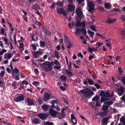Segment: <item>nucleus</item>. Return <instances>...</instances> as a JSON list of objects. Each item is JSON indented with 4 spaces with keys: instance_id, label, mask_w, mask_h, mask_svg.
<instances>
[{
    "instance_id": "18",
    "label": "nucleus",
    "mask_w": 125,
    "mask_h": 125,
    "mask_svg": "<svg viewBox=\"0 0 125 125\" xmlns=\"http://www.w3.org/2000/svg\"><path fill=\"white\" fill-rule=\"evenodd\" d=\"M109 107V106L106 105V104H104V105L103 106L102 109L104 111H106L107 112V114H108L109 112L108 109Z\"/></svg>"
},
{
    "instance_id": "35",
    "label": "nucleus",
    "mask_w": 125,
    "mask_h": 125,
    "mask_svg": "<svg viewBox=\"0 0 125 125\" xmlns=\"http://www.w3.org/2000/svg\"><path fill=\"white\" fill-rule=\"evenodd\" d=\"M7 50L5 49H2L1 51H0V56L3 54L4 53L7 52Z\"/></svg>"
},
{
    "instance_id": "39",
    "label": "nucleus",
    "mask_w": 125,
    "mask_h": 125,
    "mask_svg": "<svg viewBox=\"0 0 125 125\" xmlns=\"http://www.w3.org/2000/svg\"><path fill=\"white\" fill-rule=\"evenodd\" d=\"M39 119L38 118H36L33 120V123L35 124H39Z\"/></svg>"
},
{
    "instance_id": "50",
    "label": "nucleus",
    "mask_w": 125,
    "mask_h": 125,
    "mask_svg": "<svg viewBox=\"0 0 125 125\" xmlns=\"http://www.w3.org/2000/svg\"><path fill=\"white\" fill-rule=\"evenodd\" d=\"M122 81L124 84H125V76H124L122 78Z\"/></svg>"
},
{
    "instance_id": "16",
    "label": "nucleus",
    "mask_w": 125,
    "mask_h": 125,
    "mask_svg": "<svg viewBox=\"0 0 125 125\" xmlns=\"http://www.w3.org/2000/svg\"><path fill=\"white\" fill-rule=\"evenodd\" d=\"M2 40L4 42V43L7 45H9L8 42V38L5 36H3L1 38Z\"/></svg>"
},
{
    "instance_id": "31",
    "label": "nucleus",
    "mask_w": 125,
    "mask_h": 125,
    "mask_svg": "<svg viewBox=\"0 0 125 125\" xmlns=\"http://www.w3.org/2000/svg\"><path fill=\"white\" fill-rule=\"evenodd\" d=\"M113 103L112 101H108L105 102L104 103V104H106L107 105H112Z\"/></svg>"
},
{
    "instance_id": "38",
    "label": "nucleus",
    "mask_w": 125,
    "mask_h": 125,
    "mask_svg": "<svg viewBox=\"0 0 125 125\" xmlns=\"http://www.w3.org/2000/svg\"><path fill=\"white\" fill-rule=\"evenodd\" d=\"M32 9H34L35 10H37L39 9H40V7L38 5L35 4L34 5L33 7L32 8Z\"/></svg>"
},
{
    "instance_id": "8",
    "label": "nucleus",
    "mask_w": 125,
    "mask_h": 125,
    "mask_svg": "<svg viewBox=\"0 0 125 125\" xmlns=\"http://www.w3.org/2000/svg\"><path fill=\"white\" fill-rule=\"evenodd\" d=\"M49 114L48 113H47L39 114L38 116L41 119L43 120L46 119L47 117L48 116Z\"/></svg>"
},
{
    "instance_id": "33",
    "label": "nucleus",
    "mask_w": 125,
    "mask_h": 125,
    "mask_svg": "<svg viewBox=\"0 0 125 125\" xmlns=\"http://www.w3.org/2000/svg\"><path fill=\"white\" fill-rule=\"evenodd\" d=\"M81 30L80 28L77 27L76 29V31L75 32V35H77L79 34V31Z\"/></svg>"
},
{
    "instance_id": "5",
    "label": "nucleus",
    "mask_w": 125,
    "mask_h": 125,
    "mask_svg": "<svg viewBox=\"0 0 125 125\" xmlns=\"http://www.w3.org/2000/svg\"><path fill=\"white\" fill-rule=\"evenodd\" d=\"M87 5L89 8L88 10L89 12H91L94 10V7L93 2L91 1H89L87 3Z\"/></svg>"
},
{
    "instance_id": "40",
    "label": "nucleus",
    "mask_w": 125,
    "mask_h": 125,
    "mask_svg": "<svg viewBox=\"0 0 125 125\" xmlns=\"http://www.w3.org/2000/svg\"><path fill=\"white\" fill-rule=\"evenodd\" d=\"M74 23L73 22H72L71 23H70L69 24V26L70 29H72L73 26H74Z\"/></svg>"
},
{
    "instance_id": "6",
    "label": "nucleus",
    "mask_w": 125,
    "mask_h": 125,
    "mask_svg": "<svg viewBox=\"0 0 125 125\" xmlns=\"http://www.w3.org/2000/svg\"><path fill=\"white\" fill-rule=\"evenodd\" d=\"M43 54L42 51H40L34 52L33 53V54L34 58H38L40 56V55H42Z\"/></svg>"
},
{
    "instance_id": "30",
    "label": "nucleus",
    "mask_w": 125,
    "mask_h": 125,
    "mask_svg": "<svg viewBox=\"0 0 125 125\" xmlns=\"http://www.w3.org/2000/svg\"><path fill=\"white\" fill-rule=\"evenodd\" d=\"M120 121L124 125H125V118L124 117H122L120 119Z\"/></svg>"
},
{
    "instance_id": "61",
    "label": "nucleus",
    "mask_w": 125,
    "mask_h": 125,
    "mask_svg": "<svg viewBox=\"0 0 125 125\" xmlns=\"http://www.w3.org/2000/svg\"><path fill=\"white\" fill-rule=\"evenodd\" d=\"M81 23L79 22H77L75 24V26L76 27L80 26Z\"/></svg>"
},
{
    "instance_id": "48",
    "label": "nucleus",
    "mask_w": 125,
    "mask_h": 125,
    "mask_svg": "<svg viewBox=\"0 0 125 125\" xmlns=\"http://www.w3.org/2000/svg\"><path fill=\"white\" fill-rule=\"evenodd\" d=\"M90 29L96 31V30L95 29V27L94 26L92 25Z\"/></svg>"
},
{
    "instance_id": "2",
    "label": "nucleus",
    "mask_w": 125,
    "mask_h": 125,
    "mask_svg": "<svg viewBox=\"0 0 125 125\" xmlns=\"http://www.w3.org/2000/svg\"><path fill=\"white\" fill-rule=\"evenodd\" d=\"M80 91L84 97L88 98H89L90 96L93 95L94 94V92L93 91L87 88H85V89L82 90Z\"/></svg>"
},
{
    "instance_id": "25",
    "label": "nucleus",
    "mask_w": 125,
    "mask_h": 125,
    "mask_svg": "<svg viewBox=\"0 0 125 125\" xmlns=\"http://www.w3.org/2000/svg\"><path fill=\"white\" fill-rule=\"evenodd\" d=\"M100 97L98 95L96 96L93 98L92 99V101H93L98 102Z\"/></svg>"
},
{
    "instance_id": "23",
    "label": "nucleus",
    "mask_w": 125,
    "mask_h": 125,
    "mask_svg": "<svg viewBox=\"0 0 125 125\" xmlns=\"http://www.w3.org/2000/svg\"><path fill=\"white\" fill-rule=\"evenodd\" d=\"M117 20L116 19H114L112 20L109 19H107V21H106L105 22L106 23H111Z\"/></svg>"
},
{
    "instance_id": "53",
    "label": "nucleus",
    "mask_w": 125,
    "mask_h": 125,
    "mask_svg": "<svg viewBox=\"0 0 125 125\" xmlns=\"http://www.w3.org/2000/svg\"><path fill=\"white\" fill-rule=\"evenodd\" d=\"M39 83L38 81H34L33 83V84L35 85H37L39 84Z\"/></svg>"
},
{
    "instance_id": "62",
    "label": "nucleus",
    "mask_w": 125,
    "mask_h": 125,
    "mask_svg": "<svg viewBox=\"0 0 125 125\" xmlns=\"http://www.w3.org/2000/svg\"><path fill=\"white\" fill-rule=\"evenodd\" d=\"M94 86L98 89L100 88L99 85L97 83H95L94 84Z\"/></svg>"
},
{
    "instance_id": "58",
    "label": "nucleus",
    "mask_w": 125,
    "mask_h": 125,
    "mask_svg": "<svg viewBox=\"0 0 125 125\" xmlns=\"http://www.w3.org/2000/svg\"><path fill=\"white\" fill-rule=\"evenodd\" d=\"M113 10L115 11L120 12L121 11V10L118 8H114Z\"/></svg>"
},
{
    "instance_id": "49",
    "label": "nucleus",
    "mask_w": 125,
    "mask_h": 125,
    "mask_svg": "<svg viewBox=\"0 0 125 125\" xmlns=\"http://www.w3.org/2000/svg\"><path fill=\"white\" fill-rule=\"evenodd\" d=\"M5 72L3 71H1L0 73V77H3V76L4 75V74Z\"/></svg>"
},
{
    "instance_id": "28",
    "label": "nucleus",
    "mask_w": 125,
    "mask_h": 125,
    "mask_svg": "<svg viewBox=\"0 0 125 125\" xmlns=\"http://www.w3.org/2000/svg\"><path fill=\"white\" fill-rule=\"evenodd\" d=\"M88 33L90 35V36L92 39L93 38V35L94 34V32L90 30H89L87 31Z\"/></svg>"
},
{
    "instance_id": "43",
    "label": "nucleus",
    "mask_w": 125,
    "mask_h": 125,
    "mask_svg": "<svg viewBox=\"0 0 125 125\" xmlns=\"http://www.w3.org/2000/svg\"><path fill=\"white\" fill-rule=\"evenodd\" d=\"M44 124L46 125H53V124L52 122L48 121L45 122Z\"/></svg>"
},
{
    "instance_id": "22",
    "label": "nucleus",
    "mask_w": 125,
    "mask_h": 125,
    "mask_svg": "<svg viewBox=\"0 0 125 125\" xmlns=\"http://www.w3.org/2000/svg\"><path fill=\"white\" fill-rule=\"evenodd\" d=\"M60 79L61 81L62 82H64L67 80L66 77L63 75L61 76L60 77Z\"/></svg>"
},
{
    "instance_id": "56",
    "label": "nucleus",
    "mask_w": 125,
    "mask_h": 125,
    "mask_svg": "<svg viewBox=\"0 0 125 125\" xmlns=\"http://www.w3.org/2000/svg\"><path fill=\"white\" fill-rule=\"evenodd\" d=\"M22 83L25 85H28L29 84L28 82L27 81L25 80L22 81Z\"/></svg>"
},
{
    "instance_id": "59",
    "label": "nucleus",
    "mask_w": 125,
    "mask_h": 125,
    "mask_svg": "<svg viewBox=\"0 0 125 125\" xmlns=\"http://www.w3.org/2000/svg\"><path fill=\"white\" fill-rule=\"evenodd\" d=\"M121 19L122 20V21H125V15L122 16L121 17Z\"/></svg>"
},
{
    "instance_id": "45",
    "label": "nucleus",
    "mask_w": 125,
    "mask_h": 125,
    "mask_svg": "<svg viewBox=\"0 0 125 125\" xmlns=\"http://www.w3.org/2000/svg\"><path fill=\"white\" fill-rule=\"evenodd\" d=\"M82 31L84 35H86V30L85 29H82Z\"/></svg>"
},
{
    "instance_id": "9",
    "label": "nucleus",
    "mask_w": 125,
    "mask_h": 125,
    "mask_svg": "<svg viewBox=\"0 0 125 125\" xmlns=\"http://www.w3.org/2000/svg\"><path fill=\"white\" fill-rule=\"evenodd\" d=\"M76 13V15L78 17H82L83 15V12L81 9L79 7H78L76 8L75 10Z\"/></svg>"
},
{
    "instance_id": "57",
    "label": "nucleus",
    "mask_w": 125,
    "mask_h": 125,
    "mask_svg": "<svg viewBox=\"0 0 125 125\" xmlns=\"http://www.w3.org/2000/svg\"><path fill=\"white\" fill-rule=\"evenodd\" d=\"M118 69L119 70V73L121 74L122 73H123V71L122 70L121 68L120 67H119L118 68Z\"/></svg>"
},
{
    "instance_id": "46",
    "label": "nucleus",
    "mask_w": 125,
    "mask_h": 125,
    "mask_svg": "<svg viewBox=\"0 0 125 125\" xmlns=\"http://www.w3.org/2000/svg\"><path fill=\"white\" fill-rule=\"evenodd\" d=\"M23 43H21L19 45V47L21 50H23Z\"/></svg>"
},
{
    "instance_id": "7",
    "label": "nucleus",
    "mask_w": 125,
    "mask_h": 125,
    "mask_svg": "<svg viewBox=\"0 0 125 125\" xmlns=\"http://www.w3.org/2000/svg\"><path fill=\"white\" fill-rule=\"evenodd\" d=\"M44 96V97L43 100L46 102H47L49 100L51 99V95L49 93H45Z\"/></svg>"
},
{
    "instance_id": "29",
    "label": "nucleus",
    "mask_w": 125,
    "mask_h": 125,
    "mask_svg": "<svg viewBox=\"0 0 125 125\" xmlns=\"http://www.w3.org/2000/svg\"><path fill=\"white\" fill-rule=\"evenodd\" d=\"M105 7L107 9H109L110 8L111 5L109 3H106L104 4Z\"/></svg>"
},
{
    "instance_id": "24",
    "label": "nucleus",
    "mask_w": 125,
    "mask_h": 125,
    "mask_svg": "<svg viewBox=\"0 0 125 125\" xmlns=\"http://www.w3.org/2000/svg\"><path fill=\"white\" fill-rule=\"evenodd\" d=\"M66 72L68 76L69 77H71L73 75V74L72 73L69 71L67 69L66 70Z\"/></svg>"
},
{
    "instance_id": "15",
    "label": "nucleus",
    "mask_w": 125,
    "mask_h": 125,
    "mask_svg": "<svg viewBox=\"0 0 125 125\" xmlns=\"http://www.w3.org/2000/svg\"><path fill=\"white\" fill-rule=\"evenodd\" d=\"M109 119V117L102 119L101 121L103 122V124L104 125H107Z\"/></svg>"
},
{
    "instance_id": "55",
    "label": "nucleus",
    "mask_w": 125,
    "mask_h": 125,
    "mask_svg": "<svg viewBox=\"0 0 125 125\" xmlns=\"http://www.w3.org/2000/svg\"><path fill=\"white\" fill-rule=\"evenodd\" d=\"M54 63L56 65H59V62L57 60H56L54 61Z\"/></svg>"
},
{
    "instance_id": "41",
    "label": "nucleus",
    "mask_w": 125,
    "mask_h": 125,
    "mask_svg": "<svg viewBox=\"0 0 125 125\" xmlns=\"http://www.w3.org/2000/svg\"><path fill=\"white\" fill-rule=\"evenodd\" d=\"M64 41L65 42H66V43L67 42H70L69 41V40L68 39V37L67 36L65 35L64 36Z\"/></svg>"
},
{
    "instance_id": "63",
    "label": "nucleus",
    "mask_w": 125,
    "mask_h": 125,
    "mask_svg": "<svg viewBox=\"0 0 125 125\" xmlns=\"http://www.w3.org/2000/svg\"><path fill=\"white\" fill-rule=\"evenodd\" d=\"M32 47L33 49L34 50H35L36 49V47L35 45L33 44L32 45Z\"/></svg>"
},
{
    "instance_id": "34",
    "label": "nucleus",
    "mask_w": 125,
    "mask_h": 125,
    "mask_svg": "<svg viewBox=\"0 0 125 125\" xmlns=\"http://www.w3.org/2000/svg\"><path fill=\"white\" fill-rule=\"evenodd\" d=\"M66 43H67V48H70L72 46V44H71L70 42H68Z\"/></svg>"
},
{
    "instance_id": "20",
    "label": "nucleus",
    "mask_w": 125,
    "mask_h": 125,
    "mask_svg": "<svg viewBox=\"0 0 125 125\" xmlns=\"http://www.w3.org/2000/svg\"><path fill=\"white\" fill-rule=\"evenodd\" d=\"M71 119L72 121L74 124H77V121L76 119L75 118L74 115L73 114L71 115Z\"/></svg>"
},
{
    "instance_id": "27",
    "label": "nucleus",
    "mask_w": 125,
    "mask_h": 125,
    "mask_svg": "<svg viewBox=\"0 0 125 125\" xmlns=\"http://www.w3.org/2000/svg\"><path fill=\"white\" fill-rule=\"evenodd\" d=\"M0 33L2 34L4 36H7V34L5 32V30L2 28L0 30Z\"/></svg>"
},
{
    "instance_id": "21",
    "label": "nucleus",
    "mask_w": 125,
    "mask_h": 125,
    "mask_svg": "<svg viewBox=\"0 0 125 125\" xmlns=\"http://www.w3.org/2000/svg\"><path fill=\"white\" fill-rule=\"evenodd\" d=\"M107 112L106 111H104L102 112H98V115L101 117L103 116L104 115H108V114H107Z\"/></svg>"
},
{
    "instance_id": "1",
    "label": "nucleus",
    "mask_w": 125,
    "mask_h": 125,
    "mask_svg": "<svg viewBox=\"0 0 125 125\" xmlns=\"http://www.w3.org/2000/svg\"><path fill=\"white\" fill-rule=\"evenodd\" d=\"M100 95L102 96L101 98L100 102L102 103L105 101L108 100V98L111 97L113 95V93L112 92L111 95L110 93L106 91H102L100 93Z\"/></svg>"
},
{
    "instance_id": "17",
    "label": "nucleus",
    "mask_w": 125,
    "mask_h": 125,
    "mask_svg": "<svg viewBox=\"0 0 125 125\" xmlns=\"http://www.w3.org/2000/svg\"><path fill=\"white\" fill-rule=\"evenodd\" d=\"M26 101L28 103V104L29 105H31L34 104V102L33 100L29 98H27Z\"/></svg>"
},
{
    "instance_id": "44",
    "label": "nucleus",
    "mask_w": 125,
    "mask_h": 125,
    "mask_svg": "<svg viewBox=\"0 0 125 125\" xmlns=\"http://www.w3.org/2000/svg\"><path fill=\"white\" fill-rule=\"evenodd\" d=\"M88 82L89 83L90 85H93L94 84L93 81L91 80L88 79Z\"/></svg>"
},
{
    "instance_id": "26",
    "label": "nucleus",
    "mask_w": 125,
    "mask_h": 125,
    "mask_svg": "<svg viewBox=\"0 0 125 125\" xmlns=\"http://www.w3.org/2000/svg\"><path fill=\"white\" fill-rule=\"evenodd\" d=\"M49 106L48 105L45 104H43L41 106L42 108L44 110H47L48 109V108Z\"/></svg>"
},
{
    "instance_id": "13",
    "label": "nucleus",
    "mask_w": 125,
    "mask_h": 125,
    "mask_svg": "<svg viewBox=\"0 0 125 125\" xmlns=\"http://www.w3.org/2000/svg\"><path fill=\"white\" fill-rule=\"evenodd\" d=\"M24 99V96L23 95H21L17 97L15 100L16 102H18L22 101Z\"/></svg>"
},
{
    "instance_id": "60",
    "label": "nucleus",
    "mask_w": 125,
    "mask_h": 125,
    "mask_svg": "<svg viewBox=\"0 0 125 125\" xmlns=\"http://www.w3.org/2000/svg\"><path fill=\"white\" fill-rule=\"evenodd\" d=\"M77 56L79 57H81L82 58H83V55L81 54V53L80 52H78V53Z\"/></svg>"
},
{
    "instance_id": "11",
    "label": "nucleus",
    "mask_w": 125,
    "mask_h": 125,
    "mask_svg": "<svg viewBox=\"0 0 125 125\" xmlns=\"http://www.w3.org/2000/svg\"><path fill=\"white\" fill-rule=\"evenodd\" d=\"M13 55V54L11 53H6L4 55V58L5 59L9 60Z\"/></svg>"
},
{
    "instance_id": "36",
    "label": "nucleus",
    "mask_w": 125,
    "mask_h": 125,
    "mask_svg": "<svg viewBox=\"0 0 125 125\" xmlns=\"http://www.w3.org/2000/svg\"><path fill=\"white\" fill-rule=\"evenodd\" d=\"M122 39L125 37V29H124L122 31Z\"/></svg>"
},
{
    "instance_id": "64",
    "label": "nucleus",
    "mask_w": 125,
    "mask_h": 125,
    "mask_svg": "<svg viewBox=\"0 0 125 125\" xmlns=\"http://www.w3.org/2000/svg\"><path fill=\"white\" fill-rule=\"evenodd\" d=\"M6 70L8 72V73H10L11 71L10 70V68L8 67H7L6 68Z\"/></svg>"
},
{
    "instance_id": "47",
    "label": "nucleus",
    "mask_w": 125,
    "mask_h": 125,
    "mask_svg": "<svg viewBox=\"0 0 125 125\" xmlns=\"http://www.w3.org/2000/svg\"><path fill=\"white\" fill-rule=\"evenodd\" d=\"M55 54L56 58L59 59V53L58 52H55Z\"/></svg>"
},
{
    "instance_id": "52",
    "label": "nucleus",
    "mask_w": 125,
    "mask_h": 125,
    "mask_svg": "<svg viewBox=\"0 0 125 125\" xmlns=\"http://www.w3.org/2000/svg\"><path fill=\"white\" fill-rule=\"evenodd\" d=\"M61 66L60 65L58 66H53V68H55L57 70H59V69L61 68Z\"/></svg>"
},
{
    "instance_id": "19",
    "label": "nucleus",
    "mask_w": 125,
    "mask_h": 125,
    "mask_svg": "<svg viewBox=\"0 0 125 125\" xmlns=\"http://www.w3.org/2000/svg\"><path fill=\"white\" fill-rule=\"evenodd\" d=\"M49 112L50 115L52 116H55L57 113L54 110L52 109L50 110Z\"/></svg>"
},
{
    "instance_id": "14",
    "label": "nucleus",
    "mask_w": 125,
    "mask_h": 125,
    "mask_svg": "<svg viewBox=\"0 0 125 125\" xmlns=\"http://www.w3.org/2000/svg\"><path fill=\"white\" fill-rule=\"evenodd\" d=\"M118 91L119 95L122 96L125 92L124 89L123 87H121Z\"/></svg>"
},
{
    "instance_id": "37",
    "label": "nucleus",
    "mask_w": 125,
    "mask_h": 125,
    "mask_svg": "<svg viewBox=\"0 0 125 125\" xmlns=\"http://www.w3.org/2000/svg\"><path fill=\"white\" fill-rule=\"evenodd\" d=\"M45 45V43L43 41H41L40 42V46L41 48H43Z\"/></svg>"
},
{
    "instance_id": "32",
    "label": "nucleus",
    "mask_w": 125,
    "mask_h": 125,
    "mask_svg": "<svg viewBox=\"0 0 125 125\" xmlns=\"http://www.w3.org/2000/svg\"><path fill=\"white\" fill-rule=\"evenodd\" d=\"M68 69H69V70L70 71H72V64L71 62V61H70L69 62V64H68Z\"/></svg>"
},
{
    "instance_id": "51",
    "label": "nucleus",
    "mask_w": 125,
    "mask_h": 125,
    "mask_svg": "<svg viewBox=\"0 0 125 125\" xmlns=\"http://www.w3.org/2000/svg\"><path fill=\"white\" fill-rule=\"evenodd\" d=\"M8 24L9 26V28H10V30L12 31H14V29L12 27V26L8 22Z\"/></svg>"
},
{
    "instance_id": "42",
    "label": "nucleus",
    "mask_w": 125,
    "mask_h": 125,
    "mask_svg": "<svg viewBox=\"0 0 125 125\" xmlns=\"http://www.w3.org/2000/svg\"><path fill=\"white\" fill-rule=\"evenodd\" d=\"M80 27L82 28H85V24L83 22H82L80 23Z\"/></svg>"
},
{
    "instance_id": "4",
    "label": "nucleus",
    "mask_w": 125,
    "mask_h": 125,
    "mask_svg": "<svg viewBox=\"0 0 125 125\" xmlns=\"http://www.w3.org/2000/svg\"><path fill=\"white\" fill-rule=\"evenodd\" d=\"M19 71L18 69L15 68L12 71L11 73L13 77H15V79L16 80H19Z\"/></svg>"
},
{
    "instance_id": "12",
    "label": "nucleus",
    "mask_w": 125,
    "mask_h": 125,
    "mask_svg": "<svg viewBox=\"0 0 125 125\" xmlns=\"http://www.w3.org/2000/svg\"><path fill=\"white\" fill-rule=\"evenodd\" d=\"M75 8V6L73 5L69 4L68 8L67 11L70 12H74Z\"/></svg>"
},
{
    "instance_id": "10",
    "label": "nucleus",
    "mask_w": 125,
    "mask_h": 125,
    "mask_svg": "<svg viewBox=\"0 0 125 125\" xmlns=\"http://www.w3.org/2000/svg\"><path fill=\"white\" fill-rule=\"evenodd\" d=\"M57 11L58 13L63 14L65 16H67L65 11L62 8L58 9L57 10Z\"/></svg>"
},
{
    "instance_id": "54",
    "label": "nucleus",
    "mask_w": 125,
    "mask_h": 125,
    "mask_svg": "<svg viewBox=\"0 0 125 125\" xmlns=\"http://www.w3.org/2000/svg\"><path fill=\"white\" fill-rule=\"evenodd\" d=\"M16 84L17 82H16L15 81H13L12 82V85L13 87H14L16 86Z\"/></svg>"
},
{
    "instance_id": "3",
    "label": "nucleus",
    "mask_w": 125,
    "mask_h": 125,
    "mask_svg": "<svg viewBox=\"0 0 125 125\" xmlns=\"http://www.w3.org/2000/svg\"><path fill=\"white\" fill-rule=\"evenodd\" d=\"M40 65L41 67L46 71H51L52 69V67L49 64V61L41 63Z\"/></svg>"
}]
</instances>
